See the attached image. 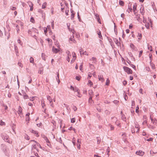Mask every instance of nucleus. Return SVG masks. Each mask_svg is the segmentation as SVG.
Masks as SVG:
<instances>
[{"mask_svg": "<svg viewBox=\"0 0 157 157\" xmlns=\"http://www.w3.org/2000/svg\"><path fill=\"white\" fill-rule=\"evenodd\" d=\"M68 129L70 130H73L74 131V132H75V128H73V127H71L69 128Z\"/></svg>", "mask_w": 157, "mask_h": 157, "instance_id": "nucleus-41", "label": "nucleus"}, {"mask_svg": "<svg viewBox=\"0 0 157 157\" xmlns=\"http://www.w3.org/2000/svg\"><path fill=\"white\" fill-rule=\"evenodd\" d=\"M119 3V4L120 5H121V6H124V2L123 1H121V0H120Z\"/></svg>", "mask_w": 157, "mask_h": 157, "instance_id": "nucleus-39", "label": "nucleus"}, {"mask_svg": "<svg viewBox=\"0 0 157 157\" xmlns=\"http://www.w3.org/2000/svg\"><path fill=\"white\" fill-rule=\"evenodd\" d=\"M25 139L27 140H29L30 139V138L29 136L27 134H25Z\"/></svg>", "mask_w": 157, "mask_h": 157, "instance_id": "nucleus-34", "label": "nucleus"}, {"mask_svg": "<svg viewBox=\"0 0 157 157\" xmlns=\"http://www.w3.org/2000/svg\"><path fill=\"white\" fill-rule=\"evenodd\" d=\"M30 21L32 22V23H34L35 22L34 20L33 17H31L30 19Z\"/></svg>", "mask_w": 157, "mask_h": 157, "instance_id": "nucleus-49", "label": "nucleus"}, {"mask_svg": "<svg viewBox=\"0 0 157 157\" xmlns=\"http://www.w3.org/2000/svg\"><path fill=\"white\" fill-rule=\"evenodd\" d=\"M45 140H46L47 143H48L47 144L49 146L50 144L49 140H48V138L47 137H46L45 138Z\"/></svg>", "mask_w": 157, "mask_h": 157, "instance_id": "nucleus-22", "label": "nucleus"}, {"mask_svg": "<svg viewBox=\"0 0 157 157\" xmlns=\"http://www.w3.org/2000/svg\"><path fill=\"white\" fill-rule=\"evenodd\" d=\"M109 79L108 78L106 80V83L105 84L106 85H109Z\"/></svg>", "mask_w": 157, "mask_h": 157, "instance_id": "nucleus-44", "label": "nucleus"}, {"mask_svg": "<svg viewBox=\"0 0 157 157\" xmlns=\"http://www.w3.org/2000/svg\"><path fill=\"white\" fill-rule=\"evenodd\" d=\"M43 69L42 68L39 69L38 73L40 74H42L43 73Z\"/></svg>", "mask_w": 157, "mask_h": 157, "instance_id": "nucleus-20", "label": "nucleus"}, {"mask_svg": "<svg viewBox=\"0 0 157 157\" xmlns=\"http://www.w3.org/2000/svg\"><path fill=\"white\" fill-rule=\"evenodd\" d=\"M139 106H137L136 107V113H138L139 112L138 109H139Z\"/></svg>", "mask_w": 157, "mask_h": 157, "instance_id": "nucleus-53", "label": "nucleus"}, {"mask_svg": "<svg viewBox=\"0 0 157 157\" xmlns=\"http://www.w3.org/2000/svg\"><path fill=\"white\" fill-rule=\"evenodd\" d=\"M95 16L96 17V19H97L98 22L100 24H101V21H100V18H99L98 15L97 14H95Z\"/></svg>", "mask_w": 157, "mask_h": 157, "instance_id": "nucleus-11", "label": "nucleus"}, {"mask_svg": "<svg viewBox=\"0 0 157 157\" xmlns=\"http://www.w3.org/2000/svg\"><path fill=\"white\" fill-rule=\"evenodd\" d=\"M98 78L99 80L101 81L102 82H103L105 81L104 78L103 77V75H98Z\"/></svg>", "mask_w": 157, "mask_h": 157, "instance_id": "nucleus-6", "label": "nucleus"}, {"mask_svg": "<svg viewBox=\"0 0 157 157\" xmlns=\"http://www.w3.org/2000/svg\"><path fill=\"white\" fill-rule=\"evenodd\" d=\"M74 91H75V92H77L78 95H77V96H78L79 97H81V96L79 95V89H78V88H77L76 87H75V88H74Z\"/></svg>", "mask_w": 157, "mask_h": 157, "instance_id": "nucleus-10", "label": "nucleus"}, {"mask_svg": "<svg viewBox=\"0 0 157 157\" xmlns=\"http://www.w3.org/2000/svg\"><path fill=\"white\" fill-rule=\"evenodd\" d=\"M3 152H4V154L6 156H9V153L6 151V149H3Z\"/></svg>", "mask_w": 157, "mask_h": 157, "instance_id": "nucleus-19", "label": "nucleus"}, {"mask_svg": "<svg viewBox=\"0 0 157 157\" xmlns=\"http://www.w3.org/2000/svg\"><path fill=\"white\" fill-rule=\"evenodd\" d=\"M73 109H74V111H75L77 110V108L76 106L73 105Z\"/></svg>", "mask_w": 157, "mask_h": 157, "instance_id": "nucleus-55", "label": "nucleus"}, {"mask_svg": "<svg viewBox=\"0 0 157 157\" xmlns=\"http://www.w3.org/2000/svg\"><path fill=\"white\" fill-rule=\"evenodd\" d=\"M18 65L21 67H23V64L20 62H18Z\"/></svg>", "mask_w": 157, "mask_h": 157, "instance_id": "nucleus-56", "label": "nucleus"}, {"mask_svg": "<svg viewBox=\"0 0 157 157\" xmlns=\"http://www.w3.org/2000/svg\"><path fill=\"white\" fill-rule=\"evenodd\" d=\"M33 32H32V31H31V30H29L28 31V33L29 34H30V35L32 36H36L34 35H33L32 34V33H33Z\"/></svg>", "mask_w": 157, "mask_h": 157, "instance_id": "nucleus-33", "label": "nucleus"}, {"mask_svg": "<svg viewBox=\"0 0 157 157\" xmlns=\"http://www.w3.org/2000/svg\"><path fill=\"white\" fill-rule=\"evenodd\" d=\"M130 65L132 68H133L134 69V70H136V66L132 64H130Z\"/></svg>", "mask_w": 157, "mask_h": 157, "instance_id": "nucleus-47", "label": "nucleus"}, {"mask_svg": "<svg viewBox=\"0 0 157 157\" xmlns=\"http://www.w3.org/2000/svg\"><path fill=\"white\" fill-rule=\"evenodd\" d=\"M145 26L147 29H149V28L150 24L148 22L145 23Z\"/></svg>", "mask_w": 157, "mask_h": 157, "instance_id": "nucleus-29", "label": "nucleus"}, {"mask_svg": "<svg viewBox=\"0 0 157 157\" xmlns=\"http://www.w3.org/2000/svg\"><path fill=\"white\" fill-rule=\"evenodd\" d=\"M47 99L49 101L50 103H51L52 101V100L50 96L47 97Z\"/></svg>", "mask_w": 157, "mask_h": 157, "instance_id": "nucleus-23", "label": "nucleus"}, {"mask_svg": "<svg viewBox=\"0 0 157 157\" xmlns=\"http://www.w3.org/2000/svg\"><path fill=\"white\" fill-rule=\"evenodd\" d=\"M66 53L67 55V61H68V62H69L70 61V57H71V55L70 54V52L68 50L66 52Z\"/></svg>", "mask_w": 157, "mask_h": 157, "instance_id": "nucleus-4", "label": "nucleus"}, {"mask_svg": "<svg viewBox=\"0 0 157 157\" xmlns=\"http://www.w3.org/2000/svg\"><path fill=\"white\" fill-rule=\"evenodd\" d=\"M115 123L116 124L117 126H119L120 124L119 122L118 121H117Z\"/></svg>", "mask_w": 157, "mask_h": 157, "instance_id": "nucleus-64", "label": "nucleus"}, {"mask_svg": "<svg viewBox=\"0 0 157 157\" xmlns=\"http://www.w3.org/2000/svg\"><path fill=\"white\" fill-rule=\"evenodd\" d=\"M10 9L13 10H15L16 9V8L15 7L12 6L10 7Z\"/></svg>", "mask_w": 157, "mask_h": 157, "instance_id": "nucleus-54", "label": "nucleus"}, {"mask_svg": "<svg viewBox=\"0 0 157 157\" xmlns=\"http://www.w3.org/2000/svg\"><path fill=\"white\" fill-rule=\"evenodd\" d=\"M30 131L31 132L33 133L36 134V136L38 137L39 136V135H38V132L37 131H36L32 129H31L30 130Z\"/></svg>", "mask_w": 157, "mask_h": 157, "instance_id": "nucleus-8", "label": "nucleus"}, {"mask_svg": "<svg viewBox=\"0 0 157 157\" xmlns=\"http://www.w3.org/2000/svg\"><path fill=\"white\" fill-rule=\"evenodd\" d=\"M136 18L137 19V20L138 21H140V15L139 14H137L136 15Z\"/></svg>", "mask_w": 157, "mask_h": 157, "instance_id": "nucleus-30", "label": "nucleus"}, {"mask_svg": "<svg viewBox=\"0 0 157 157\" xmlns=\"http://www.w3.org/2000/svg\"><path fill=\"white\" fill-rule=\"evenodd\" d=\"M98 144H99L101 141V139L99 137H97V138Z\"/></svg>", "mask_w": 157, "mask_h": 157, "instance_id": "nucleus-35", "label": "nucleus"}, {"mask_svg": "<svg viewBox=\"0 0 157 157\" xmlns=\"http://www.w3.org/2000/svg\"><path fill=\"white\" fill-rule=\"evenodd\" d=\"M52 50L53 52L56 53H57L59 51V50L58 49L55 48L54 47H53Z\"/></svg>", "mask_w": 157, "mask_h": 157, "instance_id": "nucleus-12", "label": "nucleus"}, {"mask_svg": "<svg viewBox=\"0 0 157 157\" xmlns=\"http://www.w3.org/2000/svg\"><path fill=\"white\" fill-rule=\"evenodd\" d=\"M35 97H31L29 98V100L31 101H33L34 100Z\"/></svg>", "mask_w": 157, "mask_h": 157, "instance_id": "nucleus-42", "label": "nucleus"}, {"mask_svg": "<svg viewBox=\"0 0 157 157\" xmlns=\"http://www.w3.org/2000/svg\"><path fill=\"white\" fill-rule=\"evenodd\" d=\"M46 4L47 3L46 2H44V3L42 4V9L45 8L46 7Z\"/></svg>", "mask_w": 157, "mask_h": 157, "instance_id": "nucleus-38", "label": "nucleus"}, {"mask_svg": "<svg viewBox=\"0 0 157 157\" xmlns=\"http://www.w3.org/2000/svg\"><path fill=\"white\" fill-rule=\"evenodd\" d=\"M76 57H73L72 59L71 60V63H74V62L75 60V59H76Z\"/></svg>", "mask_w": 157, "mask_h": 157, "instance_id": "nucleus-32", "label": "nucleus"}, {"mask_svg": "<svg viewBox=\"0 0 157 157\" xmlns=\"http://www.w3.org/2000/svg\"><path fill=\"white\" fill-rule=\"evenodd\" d=\"M31 30V31H32V32H36V29H35V28H33L31 29H30Z\"/></svg>", "mask_w": 157, "mask_h": 157, "instance_id": "nucleus-50", "label": "nucleus"}, {"mask_svg": "<svg viewBox=\"0 0 157 157\" xmlns=\"http://www.w3.org/2000/svg\"><path fill=\"white\" fill-rule=\"evenodd\" d=\"M92 96H90V98L89 100V102L90 103H92L93 100H92Z\"/></svg>", "mask_w": 157, "mask_h": 157, "instance_id": "nucleus-26", "label": "nucleus"}, {"mask_svg": "<svg viewBox=\"0 0 157 157\" xmlns=\"http://www.w3.org/2000/svg\"><path fill=\"white\" fill-rule=\"evenodd\" d=\"M5 123L3 122L2 120H0V125H5Z\"/></svg>", "mask_w": 157, "mask_h": 157, "instance_id": "nucleus-40", "label": "nucleus"}, {"mask_svg": "<svg viewBox=\"0 0 157 157\" xmlns=\"http://www.w3.org/2000/svg\"><path fill=\"white\" fill-rule=\"evenodd\" d=\"M37 146L36 144L33 145L32 147V152H33L34 154L37 157L38 156V155L37 152H38V149L37 148Z\"/></svg>", "mask_w": 157, "mask_h": 157, "instance_id": "nucleus-1", "label": "nucleus"}, {"mask_svg": "<svg viewBox=\"0 0 157 157\" xmlns=\"http://www.w3.org/2000/svg\"><path fill=\"white\" fill-rule=\"evenodd\" d=\"M121 119L123 121H124L125 119V117H124V115H122L121 116Z\"/></svg>", "mask_w": 157, "mask_h": 157, "instance_id": "nucleus-57", "label": "nucleus"}, {"mask_svg": "<svg viewBox=\"0 0 157 157\" xmlns=\"http://www.w3.org/2000/svg\"><path fill=\"white\" fill-rule=\"evenodd\" d=\"M91 60L93 61V63H95L96 62V59L94 57H92Z\"/></svg>", "mask_w": 157, "mask_h": 157, "instance_id": "nucleus-31", "label": "nucleus"}, {"mask_svg": "<svg viewBox=\"0 0 157 157\" xmlns=\"http://www.w3.org/2000/svg\"><path fill=\"white\" fill-rule=\"evenodd\" d=\"M135 105V102L134 101H132V106H133Z\"/></svg>", "mask_w": 157, "mask_h": 157, "instance_id": "nucleus-62", "label": "nucleus"}, {"mask_svg": "<svg viewBox=\"0 0 157 157\" xmlns=\"http://www.w3.org/2000/svg\"><path fill=\"white\" fill-rule=\"evenodd\" d=\"M88 84L90 86H91L93 85V83L90 80H89Z\"/></svg>", "mask_w": 157, "mask_h": 157, "instance_id": "nucleus-51", "label": "nucleus"}, {"mask_svg": "<svg viewBox=\"0 0 157 157\" xmlns=\"http://www.w3.org/2000/svg\"><path fill=\"white\" fill-rule=\"evenodd\" d=\"M1 136L5 141L10 143V141L9 139V136L6 134H1Z\"/></svg>", "mask_w": 157, "mask_h": 157, "instance_id": "nucleus-2", "label": "nucleus"}, {"mask_svg": "<svg viewBox=\"0 0 157 157\" xmlns=\"http://www.w3.org/2000/svg\"><path fill=\"white\" fill-rule=\"evenodd\" d=\"M138 40H140L142 38V34H141L139 33L138 34Z\"/></svg>", "mask_w": 157, "mask_h": 157, "instance_id": "nucleus-43", "label": "nucleus"}, {"mask_svg": "<svg viewBox=\"0 0 157 157\" xmlns=\"http://www.w3.org/2000/svg\"><path fill=\"white\" fill-rule=\"evenodd\" d=\"M93 92L92 90H89L88 91V94L90 96H91V95H93Z\"/></svg>", "mask_w": 157, "mask_h": 157, "instance_id": "nucleus-28", "label": "nucleus"}, {"mask_svg": "<svg viewBox=\"0 0 157 157\" xmlns=\"http://www.w3.org/2000/svg\"><path fill=\"white\" fill-rule=\"evenodd\" d=\"M82 55H88V54L86 51H85V52H83Z\"/></svg>", "mask_w": 157, "mask_h": 157, "instance_id": "nucleus-59", "label": "nucleus"}, {"mask_svg": "<svg viewBox=\"0 0 157 157\" xmlns=\"http://www.w3.org/2000/svg\"><path fill=\"white\" fill-rule=\"evenodd\" d=\"M136 154L140 156H142L144 154V151H139L136 152Z\"/></svg>", "mask_w": 157, "mask_h": 157, "instance_id": "nucleus-5", "label": "nucleus"}, {"mask_svg": "<svg viewBox=\"0 0 157 157\" xmlns=\"http://www.w3.org/2000/svg\"><path fill=\"white\" fill-rule=\"evenodd\" d=\"M42 125V124L41 123H39V124H36V125L38 127H40V126H41V125Z\"/></svg>", "mask_w": 157, "mask_h": 157, "instance_id": "nucleus-63", "label": "nucleus"}, {"mask_svg": "<svg viewBox=\"0 0 157 157\" xmlns=\"http://www.w3.org/2000/svg\"><path fill=\"white\" fill-rule=\"evenodd\" d=\"M22 108L19 106L18 108V114L20 115H21L22 113Z\"/></svg>", "mask_w": 157, "mask_h": 157, "instance_id": "nucleus-14", "label": "nucleus"}, {"mask_svg": "<svg viewBox=\"0 0 157 157\" xmlns=\"http://www.w3.org/2000/svg\"><path fill=\"white\" fill-rule=\"evenodd\" d=\"M75 122V118H72L71 120V122L72 123H74Z\"/></svg>", "mask_w": 157, "mask_h": 157, "instance_id": "nucleus-48", "label": "nucleus"}, {"mask_svg": "<svg viewBox=\"0 0 157 157\" xmlns=\"http://www.w3.org/2000/svg\"><path fill=\"white\" fill-rule=\"evenodd\" d=\"M77 144V148L78 149H80V144Z\"/></svg>", "mask_w": 157, "mask_h": 157, "instance_id": "nucleus-58", "label": "nucleus"}, {"mask_svg": "<svg viewBox=\"0 0 157 157\" xmlns=\"http://www.w3.org/2000/svg\"><path fill=\"white\" fill-rule=\"evenodd\" d=\"M30 62L31 63H34V59L32 57L30 58Z\"/></svg>", "mask_w": 157, "mask_h": 157, "instance_id": "nucleus-37", "label": "nucleus"}, {"mask_svg": "<svg viewBox=\"0 0 157 157\" xmlns=\"http://www.w3.org/2000/svg\"><path fill=\"white\" fill-rule=\"evenodd\" d=\"M70 41H72L74 43H76V41L74 39V36H73V37L72 38L71 37L69 39V41L70 42ZM70 43H71V42H70Z\"/></svg>", "mask_w": 157, "mask_h": 157, "instance_id": "nucleus-15", "label": "nucleus"}, {"mask_svg": "<svg viewBox=\"0 0 157 157\" xmlns=\"http://www.w3.org/2000/svg\"><path fill=\"white\" fill-rule=\"evenodd\" d=\"M123 68L124 71L126 72L128 74H132V71L129 67L124 66Z\"/></svg>", "mask_w": 157, "mask_h": 157, "instance_id": "nucleus-3", "label": "nucleus"}, {"mask_svg": "<svg viewBox=\"0 0 157 157\" xmlns=\"http://www.w3.org/2000/svg\"><path fill=\"white\" fill-rule=\"evenodd\" d=\"M130 47L132 48L133 49H134V48H135V46L133 44H130Z\"/></svg>", "mask_w": 157, "mask_h": 157, "instance_id": "nucleus-45", "label": "nucleus"}, {"mask_svg": "<svg viewBox=\"0 0 157 157\" xmlns=\"http://www.w3.org/2000/svg\"><path fill=\"white\" fill-rule=\"evenodd\" d=\"M135 128L137 129V130H136V132H139L140 130L139 125L138 124H135Z\"/></svg>", "mask_w": 157, "mask_h": 157, "instance_id": "nucleus-13", "label": "nucleus"}, {"mask_svg": "<svg viewBox=\"0 0 157 157\" xmlns=\"http://www.w3.org/2000/svg\"><path fill=\"white\" fill-rule=\"evenodd\" d=\"M150 118L151 119V122L152 123H153V124H156V123L157 122V121H156L155 120H154L153 119H152V118L151 117H150Z\"/></svg>", "mask_w": 157, "mask_h": 157, "instance_id": "nucleus-18", "label": "nucleus"}, {"mask_svg": "<svg viewBox=\"0 0 157 157\" xmlns=\"http://www.w3.org/2000/svg\"><path fill=\"white\" fill-rule=\"evenodd\" d=\"M140 11L142 15H143L144 12V8H141L140 9Z\"/></svg>", "mask_w": 157, "mask_h": 157, "instance_id": "nucleus-24", "label": "nucleus"}, {"mask_svg": "<svg viewBox=\"0 0 157 157\" xmlns=\"http://www.w3.org/2000/svg\"><path fill=\"white\" fill-rule=\"evenodd\" d=\"M71 19L72 20L73 19V18L74 17L75 13H74V11L73 10H71Z\"/></svg>", "mask_w": 157, "mask_h": 157, "instance_id": "nucleus-16", "label": "nucleus"}, {"mask_svg": "<svg viewBox=\"0 0 157 157\" xmlns=\"http://www.w3.org/2000/svg\"><path fill=\"white\" fill-rule=\"evenodd\" d=\"M150 64L151 65V67L153 69H155V65L153 63H152L151 61L150 62Z\"/></svg>", "mask_w": 157, "mask_h": 157, "instance_id": "nucleus-27", "label": "nucleus"}, {"mask_svg": "<svg viewBox=\"0 0 157 157\" xmlns=\"http://www.w3.org/2000/svg\"><path fill=\"white\" fill-rule=\"evenodd\" d=\"M23 98L25 99H26L29 98L28 96L26 93H25L23 95Z\"/></svg>", "mask_w": 157, "mask_h": 157, "instance_id": "nucleus-25", "label": "nucleus"}, {"mask_svg": "<svg viewBox=\"0 0 157 157\" xmlns=\"http://www.w3.org/2000/svg\"><path fill=\"white\" fill-rule=\"evenodd\" d=\"M128 9L127 10V12H128V13H129V11L132 12V9L131 7V5L130 4V3H129L128 5Z\"/></svg>", "mask_w": 157, "mask_h": 157, "instance_id": "nucleus-7", "label": "nucleus"}, {"mask_svg": "<svg viewBox=\"0 0 157 157\" xmlns=\"http://www.w3.org/2000/svg\"><path fill=\"white\" fill-rule=\"evenodd\" d=\"M136 3L134 5L133 8V12H134V14H135L136 12H135L136 10Z\"/></svg>", "mask_w": 157, "mask_h": 157, "instance_id": "nucleus-17", "label": "nucleus"}, {"mask_svg": "<svg viewBox=\"0 0 157 157\" xmlns=\"http://www.w3.org/2000/svg\"><path fill=\"white\" fill-rule=\"evenodd\" d=\"M75 78L76 80H78V81H79L80 79V78L79 76H76L75 77Z\"/></svg>", "mask_w": 157, "mask_h": 157, "instance_id": "nucleus-60", "label": "nucleus"}, {"mask_svg": "<svg viewBox=\"0 0 157 157\" xmlns=\"http://www.w3.org/2000/svg\"><path fill=\"white\" fill-rule=\"evenodd\" d=\"M143 51L142 50L140 51L139 55V57H141V56L142 54L143 53Z\"/></svg>", "mask_w": 157, "mask_h": 157, "instance_id": "nucleus-52", "label": "nucleus"}, {"mask_svg": "<svg viewBox=\"0 0 157 157\" xmlns=\"http://www.w3.org/2000/svg\"><path fill=\"white\" fill-rule=\"evenodd\" d=\"M114 42L118 46H120L121 45V44L120 42H119L117 38H115L114 39Z\"/></svg>", "mask_w": 157, "mask_h": 157, "instance_id": "nucleus-9", "label": "nucleus"}, {"mask_svg": "<svg viewBox=\"0 0 157 157\" xmlns=\"http://www.w3.org/2000/svg\"><path fill=\"white\" fill-rule=\"evenodd\" d=\"M83 52H84L83 51V49L82 48H81V49L80 50V55H82V53Z\"/></svg>", "mask_w": 157, "mask_h": 157, "instance_id": "nucleus-46", "label": "nucleus"}, {"mask_svg": "<svg viewBox=\"0 0 157 157\" xmlns=\"http://www.w3.org/2000/svg\"><path fill=\"white\" fill-rule=\"evenodd\" d=\"M111 119L112 120V121L113 122L115 123L117 121V118L115 117H112Z\"/></svg>", "mask_w": 157, "mask_h": 157, "instance_id": "nucleus-21", "label": "nucleus"}, {"mask_svg": "<svg viewBox=\"0 0 157 157\" xmlns=\"http://www.w3.org/2000/svg\"><path fill=\"white\" fill-rule=\"evenodd\" d=\"M123 84L124 86H125V85H126L127 84V81L126 80H124V81H123Z\"/></svg>", "mask_w": 157, "mask_h": 157, "instance_id": "nucleus-61", "label": "nucleus"}, {"mask_svg": "<svg viewBox=\"0 0 157 157\" xmlns=\"http://www.w3.org/2000/svg\"><path fill=\"white\" fill-rule=\"evenodd\" d=\"M28 3L29 6V7L32 6H33V4L32 2L30 1H29V2H28Z\"/></svg>", "mask_w": 157, "mask_h": 157, "instance_id": "nucleus-36", "label": "nucleus"}]
</instances>
